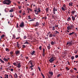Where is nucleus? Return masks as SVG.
<instances>
[{
  "label": "nucleus",
  "instance_id": "obj_1",
  "mask_svg": "<svg viewBox=\"0 0 78 78\" xmlns=\"http://www.w3.org/2000/svg\"><path fill=\"white\" fill-rule=\"evenodd\" d=\"M73 27H74L73 25H71L70 26H69L67 27V29L68 30H72L73 28Z\"/></svg>",
  "mask_w": 78,
  "mask_h": 78
},
{
  "label": "nucleus",
  "instance_id": "obj_2",
  "mask_svg": "<svg viewBox=\"0 0 78 78\" xmlns=\"http://www.w3.org/2000/svg\"><path fill=\"white\" fill-rule=\"evenodd\" d=\"M54 58L55 57L53 56L49 60V61L50 62V63H52L53 62L55 61V59Z\"/></svg>",
  "mask_w": 78,
  "mask_h": 78
},
{
  "label": "nucleus",
  "instance_id": "obj_3",
  "mask_svg": "<svg viewBox=\"0 0 78 78\" xmlns=\"http://www.w3.org/2000/svg\"><path fill=\"white\" fill-rule=\"evenodd\" d=\"M19 26L21 28H23L25 26V25H24V23L23 22H22L20 24Z\"/></svg>",
  "mask_w": 78,
  "mask_h": 78
},
{
  "label": "nucleus",
  "instance_id": "obj_4",
  "mask_svg": "<svg viewBox=\"0 0 78 78\" xmlns=\"http://www.w3.org/2000/svg\"><path fill=\"white\" fill-rule=\"evenodd\" d=\"M17 45L16 47L18 48V49H20V48H21V47H20V45L19 44V42H17Z\"/></svg>",
  "mask_w": 78,
  "mask_h": 78
},
{
  "label": "nucleus",
  "instance_id": "obj_5",
  "mask_svg": "<svg viewBox=\"0 0 78 78\" xmlns=\"http://www.w3.org/2000/svg\"><path fill=\"white\" fill-rule=\"evenodd\" d=\"M16 66L18 68H20L21 67V65H20V62H19L16 65Z\"/></svg>",
  "mask_w": 78,
  "mask_h": 78
},
{
  "label": "nucleus",
  "instance_id": "obj_6",
  "mask_svg": "<svg viewBox=\"0 0 78 78\" xmlns=\"http://www.w3.org/2000/svg\"><path fill=\"white\" fill-rule=\"evenodd\" d=\"M67 45H68V46H70V45L71 46L72 45V43H71L70 42H67Z\"/></svg>",
  "mask_w": 78,
  "mask_h": 78
},
{
  "label": "nucleus",
  "instance_id": "obj_7",
  "mask_svg": "<svg viewBox=\"0 0 78 78\" xmlns=\"http://www.w3.org/2000/svg\"><path fill=\"white\" fill-rule=\"evenodd\" d=\"M20 51L17 50L16 51L15 53L16 55H19L20 54Z\"/></svg>",
  "mask_w": 78,
  "mask_h": 78
},
{
  "label": "nucleus",
  "instance_id": "obj_8",
  "mask_svg": "<svg viewBox=\"0 0 78 78\" xmlns=\"http://www.w3.org/2000/svg\"><path fill=\"white\" fill-rule=\"evenodd\" d=\"M3 3L4 4H5L6 5H9V3L8 2H6L5 1H4L3 2Z\"/></svg>",
  "mask_w": 78,
  "mask_h": 78
},
{
  "label": "nucleus",
  "instance_id": "obj_9",
  "mask_svg": "<svg viewBox=\"0 0 78 78\" xmlns=\"http://www.w3.org/2000/svg\"><path fill=\"white\" fill-rule=\"evenodd\" d=\"M14 76L15 78H18V76H17V73H15Z\"/></svg>",
  "mask_w": 78,
  "mask_h": 78
},
{
  "label": "nucleus",
  "instance_id": "obj_10",
  "mask_svg": "<svg viewBox=\"0 0 78 78\" xmlns=\"http://www.w3.org/2000/svg\"><path fill=\"white\" fill-rule=\"evenodd\" d=\"M39 23H38L37 22H36V24L34 25L35 27H38V26H39Z\"/></svg>",
  "mask_w": 78,
  "mask_h": 78
},
{
  "label": "nucleus",
  "instance_id": "obj_11",
  "mask_svg": "<svg viewBox=\"0 0 78 78\" xmlns=\"http://www.w3.org/2000/svg\"><path fill=\"white\" fill-rule=\"evenodd\" d=\"M49 74H51V75H50L51 76H53V72H51V71H49Z\"/></svg>",
  "mask_w": 78,
  "mask_h": 78
},
{
  "label": "nucleus",
  "instance_id": "obj_12",
  "mask_svg": "<svg viewBox=\"0 0 78 78\" xmlns=\"http://www.w3.org/2000/svg\"><path fill=\"white\" fill-rule=\"evenodd\" d=\"M5 1H6L8 2V3L10 4L11 3V1L10 0H4Z\"/></svg>",
  "mask_w": 78,
  "mask_h": 78
},
{
  "label": "nucleus",
  "instance_id": "obj_13",
  "mask_svg": "<svg viewBox=\"0 0 78 78\" xmlns=\"http://www.w3.org/2000/svg\"><path fill=\"white\" fill-rule=\"evenodd\" d=\"M56 42H55V41L53 42V41H51V45H54V44H55Z\"/></svg>",
  "mask_w": 78,
  "mask_h": 78
},
{
  "label": "nucleus",
  "instance_id": "obj_14",
  "mask_svg": "<svg viewBox=\"0 0 78 78\" xmlns=\"http://www.w3.org/2000/svg\"><path fill=\"white\" fill-rule=\"evenodd\" d=\"M35 53V51H33V52L31 53V55H33Z\"/></svg>",
  "mask_w": 78,
  "mask_h": 78
},
{
  "label": "nucleus",
  "instance_id": "obj_15",
  "mask_svg": "<svg viewBox=\"0 0 78 78\" xmlns=\"http://www.w3.org/2000/svg\"><path fill=\"white\" fill-rule=\"evenodd\" d=\"M3 60H4V61H7V62L8 61V59H6L5 57L3 58Z\"/></svg>",
  "mask_w": 78,
  "mask_h": 78
},
{
  "label": "nucleus",
  "instance_id": "obj_16",
  "mask_svg": "<svg viewBox=\"0 0 78 78\" xmlns=\"http://www.w3.org/2000/svg\"><path fill=\"white\" fill-rule=\"evenodd\" d=\"M55 34H57L58 33H59V32H58V31L56 30L55 31H54Z\"/></svg>",
  "mask_w": 78,
  "mask_h": 78
},
{
  "label": "nucleus",
  "instance_id": "obj_17",
  "mask_svg": "<svg viewBox=\"0 0 78 78\" xmlns=\"http://www.w3.org/2000/svg\"><path fill=\"white\" fill-rule=\"evenodd\" d=\"M34 67V65H31V66H30V67H29V69H31V68H33Z\"/></svg>",
  "mask_w": 78,
  "mask_h": 78
},
{
  "label": "nucleus",
  "instance_id": "obj_18",
  "mask_svg": "<svg viewBox=\"0 0 78 78\" xmlns=\"http://www.w3.org/2000/svg\"><path fill=\"white\" fill-rule=\"evenodd\" d=\"M58 11V10L57 9H55V7H54L53 9V11Z\"/></svg>",
  "mask_w": 78,
  "mask_h": 78
},
{
  "label": "nucleus",
  "instance_id": "obj_19",
  "mask_svg": "<svg viewBox=\"0 0 78 78\" xmlns=\"http://www.w3.org/2000/svg\"><path fill=\"white\" fill-rule=\"evenodd\" d=\"M53 37V34H50L49 35V37Z\"/></svg>",
  "mask_w": 78,
  "mask_h": 78
},
{
  "label": "nucleus",
  "instance_id": "obj_20",
  "mask_svg": "<svg viewBox=\"0 0 78 78\" xmlns=\"http://www.w3.org/2000/svg\"><path fill=\"white\" fill-rule=\"evenodd\" d=\"M73 34H75V32H73L71 33H69V35H72Z\"/></svg>",
  "mask_w": 78,
  "mask_h": 78
},
{
  "label": "nucleus",
  "instance_id": "obj_21",
  "mask_svg": "<svg viewBox=\"0 0 78 78\" xmlns=\"http://www.w3.org/2000/svg\"><path fill=\"white\" fill-rule=\"evenodd\" d=\"M48 49H50V44H48Z\"/></svg>",
  "mask_w": 78,
  "mask_h": 78
},
{
  "label": "nucleus",
  "instance_id": "obj_22",
  "mask_svg": "<svg viewBox=\"0 0 78 78\" xmlns=\"http://www.w3.org/2000/svg\"><path fill=\"white\" fill-rule=\"evenodd\" d=\"M72 19L73 20H75V18L74 16H72Z\"/></svg>",
  "mask_w": 78,
  "mask_h": 78
},
{
  "label": "nucleus",
  "instance_id": "obj_23",
  "mask_svg": "<svg viewBox=\"0 0 78 78\" xmlns=\"http://www.w3.org/2000/svg\"><path fill=\"white\" fill-rule=\"evenodd\" d=\"M0 61H1L2 63H4V62L1 59V58H0Z\"/></svg>",
  "mask_w": 78,
  "mask_h": 78
},
{
  "label": "nucleus",
  "instance_id": "obj_24",
  "mask_svg": "<svg viewBox=\"0 0 78 78\" xmlns=\"http://www.w3.org/2000/svg\"><path fill=\"white\" fill-rule=\"evenodd\" d=\"M41 76H43V78H45V76H44V75L42 73H41Z\"/></svg>",
  "mask_w": 78,
  "mask_h": 78
},
{
  "label": "nucleus",
  "instance_id": "obj_25",
  "mask_svg": "<svg viewBox=\"0 0 78 78\" xmlns=\"http://www.w3.org/2000/svg\"><path fill=\"white\" fill-rule=\"evenodd\" d=\"M71 58L72 60L73 59H74V58H75V57L74 56H72V57H71Z\"/></svg>",
  "mask_w": 78,
  "mask_h": 78
},
{
  "label": "nucleus",
  "instance_id": "obj_26",
  "mask_svg": "<svg viewBox=\"0 0 78 78\" xmlns=\"http://www.w3.org/2000/svg\"><path fill=\"white\" fill-rule=\"evenodd\" d=\"M22 47L23 48H25V47H26V46H25V45H23L22 46Z\"/></svg>",
  "mask_w": 78,
  "mask_h": 78
},
{
  "label": "nucleus",
  "instance_id": "obj_27",
  "mask_svg": "<svg viewBox=\"0 0 78 78\" xmlns=\"http://www.w3.org/2000/svg\"><path fill=\"white\" fill-rule=\"evenodd\" d=\"M29 63H30V64H31V65H33V62H31V60H30L29 62Z\"/></svg>",
  "mask_w": 78,
  "mask_h": 78
},
{
  "label": "nucleus",
  "instance_id": "obj_28",
  "mask_svg": "<svg viewBox=\"0 0 78 78\" xmlns=\"http://www.w3.org/2000/svg\"><path fill=\"white\" fill-rule=\"evenodd\" d=\"M75 12H76L75 11H72L71 12L73 14V15L74 14V13Z\"/></svg>",
  "mask_w": 78,
  "mask_h": 78
},
{
  "label": "nucleus",
  "instance_id": "obj_29",
  "mask_svg": "<svg viewBox=\"0 0 78 78\" xmlns=\"http://www.w3.org/2000/svg\"><path fill=\"white\" fill-rule=\"evenodd\" d=\"M24 44H28V42H27V41H26L24 43Z\"/></svg>",
  "mask_w": 78,
  "mask_h": 78
},
{
  "label": "nucleus",
  "instance_id": "obj_30",
  "mask_svg": "<svg viewBox=\"0 0 78 78\" xmlns=\"http://www.w3.org/2000/svg\"><path fill=\"white\" fill-rule=\"evenodd\" d=\"M61 9H62V10H63V11H65V9H64V7H62L61 8Z\"/></svg>",
  "mask_w": 78,
  "mask_h": 78
},
{
  "label": "nucleus",
  "instance_id": "obj_31",
  "mask_svg": "<svg viewBox=\"0 0 78 78\" xmlns=\"http://www.w3.org/2000/svg\"><path fill=\"white\" fill-rule=\"evenodd\" d=\"M13 65H14V66H16L17 64V63H16L14 62V63H13Z\"/></svg>",
  "mask_w": 78,
  "mask_h": 78
},
{
  "label": "nucleus",
  "instance_id": "obj_32",
  "mask_svg": "<svg viewBox=\"0 0 78 78\" xmlns=\"http://www.w3.org/2000/svg\"><path fill=\"white\" fill-rule=\"evenodd\" d=\"M69 6H73V5L71 4V3H69Z\"/></svg>",
  "mask_w": 78,
  "mask_h": 78
},
{
  "label": "nucleus",
  "instance_id": "obj_33",
  "mask_svg": "<svg viewBox=\"0 0 78 78\" xmlns=\"http://www.w3.org/2000/svg\"><path fill=\"white\" fill-rule=\"evenodd\" d=\"M46 12H48V8H46Z\"/></svg>",
  "mask_w": 78,
  "mask_h": 78
},
{
  "label": "nucleus",
  "instance_id": "obj_34",
  "mask_svg": "<svg viewBox=\"0 0 78 78\" xmlns=\"http://www.w3.org/2000/svg\"><path fill=\"white\" fill-rule=\"evenodd\" d=\"M37 9L36 10H34V12H37L38 13V12H39V11H37Z\"/></svg>",
  "mask_w": 78,
  "mask_h": 78
},
{
  "label": "nucleus",
  "instance_id": "obj_35",
  "mask_svg": "<svg viewBox=\"0 0 78 78\" xmlns=\"http://www.w3.org/2000/svg\"><path fill=\"white\" fill-rule=\"evenodd\" d=\"M52 30L53 31H54V30H55V26L52 27Z\"/></svg>",
  "mask_w": 78,
  "mask_h": 78
},
{
  "label": "nucleus",
  "instance_id": "obj_36",
  "mask_svg": "<svg viewBox=\"0 0 78 78\" xmlns=\"http://www.w3.org/2000/svg\"><path fill=\"white\" fill-rule=\"evenodd\" d=\"M4 36H5V35H4V34H3L2 35L1 37V38H3V37H4Z\"/></svg>",
  "mask_w": 78,
  "mask_h": 78
},
{
  "label": "nucleus",
  "instance_id": "obj_37",
  "mask_svg": "<svg viewBox=\"0 0 78 78\" xmlns=\"http://www.w3.org/2000/svg\"><path fill=\"white\" fill-rule=\"evenodd\" d=\"M41 47H42V46H40L39 47V49L40 50H41Z\"/></svg>",
  "mask_w": 78,
  "mask_h": 78
},
{
  "label": "nucleus",
  "instance_id": "obj_38",
  "mask_svg": "<svg viewBox=\"0 0 78 78\" xmlns=\"http://www.w3.org/2000/svg\"><path fill=\"white\" fill-rule=\"evenodd\" d=\"M28 17H29V18H28V19H31V17H30V16H28Z\"/></svg>",
  "mask_w": 78,
  "mask_h": 78
},
{
  "label": "nucleus",
  "instance_id": "obj_39",
  "mask_svg": "<svg viewBox=\"0 0 78 78\" xmlns=\"http://www.w3.org/2000/svg\"><path fill=\"white\" fill-rule=\"evenodd\" d=\"M38 69L39 70L40 72H41V69L40 68V67L39 66L38 67Z\"/></svg>",
  "mask_w": 78,
  "mask_h": 78
},
{
  "label": "nucleus",
  "instance_id": "obj_40",
  "mask_svg": "<svg viewBox=\"0 0 78 78\" xmlns=\"http://www.w3.org/2000/svg\"><path fill=\"white\" fill-rule=\"evenodd\" d=\"M19 23H17L16 24V27L17 28H19Z\"/></svg>",
  "mask_w": 78,
  "mask_h": 78
},
{
  "label": "nucleus",
  "instance_id": "obj_41",
  "mask_svg": "<svg viewBox=\"0 0 78 78\" xmlns=\"http://www.w3.org/2000/svg\"><path fill=\"white\" fill-rule=\"evenodd\" d=\"M13 11H14V9H12L10 10V12H13Z\"/></svg>",
  "mask_w": 78,
  "mask_h": 78
},
{
  "label": "nucleus",
  "instance_id": "obj_42",
  "mask_svg": "<svg viewBox=\"0 0 78 78\" xmlns=\"http://www.w3.org/2000/svg\"><path fill=\"white\" fill-rule=\"evenodd\" d=\"M10 54L11 55H12L13 54V52H12V51L10 52Z\"/></svg>",
  "mask_w": 78,
  "mask_h": 78
},
{
  "label": "nucleus",
  "instance_id": "obj_43",
  "mask_svg": "<svg viewBox=\"0 0 78 78\" xmlns=\"http://www.w3.org/2000/svg\"><path fill=\"white\" fill-rule=\"evenodd\" d=\"M77 52H78V50H76V51L75 52V53L76 54L77 53Z\"/></svg>",
  "mask_w": 78,
  "mask_h": 78
},
{
  "label": "nucleus",
  "instance_id": "obj_44",
  "mask_svg": "<svg viewBox=\"0 0 78 78\" xmlns=\"http://www.w3.org/2000/svg\"><path fill=\"white\" fill-rule=\"evenodd\" d=\"M6 51H9V49H8V48H6Z\"/></svg>",
  "mask_w": 78,
  "mask_h": 78
},
{
  "label": "nucleus",
  "instance_id": "obj_45",
  "mask_svg": "<svg viewBox=\"0 0 78 78\" xmlns=\"http://www.w3.org/2000/svg\"><path fill=\"white\" fill-rule=\"evenodd\" d=\"M23 38H24V39H27V36H24Z\"/></svg>",
  "mask_w": 78,
  "mask_h": 78
},
{
  "label": "nucleus",
  "instance_id": "obj_46",
  "mask_svg": "<svg viewBox=\"0 0 78 78\" xmlns=\"http://www.w3.org/2000/svg\"><path fill=\"white\" fill-rule=\"evenodd\" d=\"M67 62L68 65H70V62L68 61H67Z\"/></svg>",
  "mask_w": 78,
  "mask_h": 78
},
{
  "label": "nucleus",
  "instance_id": "obj_47",
  "mask_svg": "<svg viewBox=\"0 0 78 78\" xmlns=\"http://www.w3.org/2000/svg\"><path fill=\"white\" fill-rule=\"evenodd\" d=\"M75 57L76 58H78V55H76Z\"/></svg>",
  "mask_w": 78,
  "mask_h": 78
},
{
  "label": "nucleus",
  "instance_id": "obj_48",
  "mask_svg": "<svg viewBox=\"0 0 78 78\" xmlns=\"http://www.w3.org/2000/svg\"><path fill=\"white\" fill-rule=\"evenodd\" d=\"M66 69L67 70H69V68H68V67H66Z\"/></svg>",
  "mask_w": 78,
  "mask_h": 78
},
{
  "label": "nucleus",
  "instance_id": "obj_49",
  "mask_svg": "<svg viewBox=\"0 0 78 78\" xmlns=\"http://www.w3.org/2000/svg\"><path fill=\"white\" fill-rule=\"evenodd\" d=\"M48 78H50L51 76V75H50H50H48Z\"/></svg>",
  "mask_w": 78,
  "mask_h": 78
},
{
  "label": "nucleus",
  "instance_id": "obj_50",
  "mask_svg": "<svg viewBox=\"0 0 78 78\" xmlns=\"http://www.w3.org/2000/svg\"><path fill=\"white\" fill-rule=\"evenodd\" d=\"M74 35H75V36L76 37H77V34L76 33H75V34H74Z\"/></svg>",
  "mask_w": 78,
  "mask_h": 78
},
{
  "label": "nucleus",
  "instance_id": "obj_51",
  "mask_svg": "<svg viewBox=\"0 0 78 78\" xmlns=\"http://www.w3.org/2000/svg\"><path fill=\"white\" fill-rule=\"evenodd\" d=\"M59 63V62L58 61H57V62L55 63V64H57Z\"/></svg>",
  "mask_w": 78,
  "mask_h": 78
},
{
  "label": "nucleus",
  "instance_id": "obj_52",
  "mask_svg": "<svg viewBox=\"0 0 78 78\" xmlns=\"http://www.w3.org/2000/svg\"><path fill=\"white\" fill-rule=\"evenodd\" d=\"M34 19H33L32 20H29V21L30 22H31V21H34Z\"/></svg>",
  "mask_w": 78,
  "mask_h": 78
},
{
  "label": "nucleus",
  "instance_id": "obj_53",
  "mask_svg": "<svg viewBox=\"0 0 78 78\" xmlns=\"http://www.w3.org/2000/svg\"><path fill=\"white\" fill-rule=\"evenodd\" d=\"M74 70H76V71H77V69H76V68H74Z\"/></svg>",
  "mask_w": 78,
  "mask_h": 78
},
{
  "label": "nucleus",
  "instance_id": "obj_54",
  "mask_svg": "<svg viewBox=\"0 0 78 78\" xmlns=\"http://www.w3.org/2000/svg\"><path fill=\"white\" fill-rule=\"evenodd\" d=\"M43 53H44L45 52V49L44 48L43 49Z\"/></svg>",
  "mask_w": 78,
  "mask_h": 78
},
{
  "label": "nucleus",
  "instance_id": "obj_55",
  "mask_svg": "<svg viewBox=\"0 0 78 78\" xmlns=\"http://www.w3.org/2000/svg\"><path fill=\"white\" fill-rule=\"evenodd\" d=\"M68 14H70V10H69V11L68 12Z\"/></svg>",
  "mask_w": 78,
  "mask_h": 78
},
{
  "label": "nucleus",
  "instance_id": "obj_56",
  "mask_svg": "<svg viewBox=\"0 0 78 78\" xmlns=\"http://www.w3.org/2000/svg\"><path fill=\"white\" fill-rule=\"evenodd\" d=\"M31 75L32 76H33L34 75V73H32L31 74Z\"/></svg>",
  "mask_w": 78,
  "mask_h": 78
},
{
  "label": "nucleus",
  "instance_id": "obj_57",
  "mask_svg": "<svg viewBox=\"0 0 78 78\" xmlns=\"http://www.w3.org/2000/svg\"><path fill=\"white\" fill-rule=\"evenodd\" d=\"M42 56L43 57L45 56V54H44V53H43L42 54Z\"/></svg>",
  "mask_w": 78,
  "mask_h": 78
},
{
  "label": "nucleus",
  "instance_id": "obj_58",
  "mask_svg": "<svg viewBox=\"0 0 78 78\" xmlns=\"http://www.w3.org/2000/svg\"><path fill=\"white\" fill-rule=\"evenodd\" d=\"M14 70V69H11V72H13Z\"/></svg>",
  "mask_w": 78,
  "mask_h": 78
},
{
  "label": "nucleus",
  "instance_id": "obj_59",
  "mask_svg": "<svg viewBox=\"0 0 78 78\" xmlns=\"http://www.w3.org/2000/svg\"><path fill=\"white\" fill-rule=\"evenodd\" d=\"M37 10H41V8H39V7H38V9H37Z\"/></svg>",
  "mask_w": 78,
  "mask_h": 78
},
{
  "label": "nucleus",
  "instance_id": "obj_60",
  "mask_svg": "<svg viewBox=\"0 0 78 78\" xmlns=\"http://www.w3.org/2000/svg\"><path fill=\"white\" fill-rule=\"evenodd\" d=\"M60 75H61V74H58V75H57L58 77H59V76H60Z\"/></svg>",
  "mask_w": 78,
  "mask_h": 78
},
{
  "label": "nucleus",
  "instance_id": "obj_61",
  "mask_svg": "<svg viewBox=\"0 0 78 78\" xmlns=\"http://www.w3.org/2000/svg\"><path fill=\"white\" fill-rule=\"evenodd\" d=\"M35 13L37 15H38V13L37 12H35Z\"/></svg>",
  "mask_w": 78,
  "mask_h": 78
},
{
  "label": "nucleus",
  "instance_id": "obj_62",
  "mask_svg": "<svg viewBox=\"0 0 78 78\" xmlns=\"http://www.w3.org/2000/svg\"><path fill=\"white\" fill-rule=\"evenodd\" d=\"M5 12H8L7 11H6V9H5Z\"/></svg>",
  "mask_w": 78,
  "mask_h": 78
},
{
  "label": "nucleus",
  "instance_id": "obj_63",
  "mask_svg": "<svg viewBox=\"0 0 78 78\" xmlns=\"http://www.w3.org/2000/svg\"><path fill=\"white\" fill-rule=\"evenodd\" d=\"M63 7H64V8H66V5L65 4L63 5Z\"/></svg>",
  "mask_w": 78,
  "mask_h": 78
},
{
  "label": "nucleus",
  "instance_id": "obj_64",
  "mask_svg": "<svg viewBox=\"0 0 78 78\" xmlns=\"http://www.w3.org/2000/svg\"><path fill=\"white\" fill-rule=\"evenodd\" d=\"M20 38V37H18L17 38H16V39H19Z\"/></svg>",
  "mask_w": 78,
  "mask_h": 78
}]
</instances>
